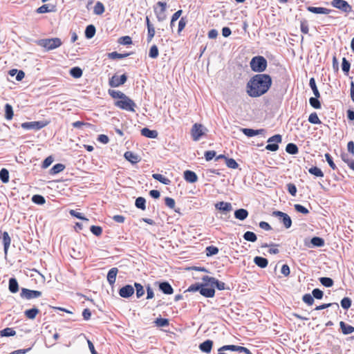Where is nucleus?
Here are the masks:
<instances>
[{"label":"nucleus","mask_w":354,"mask_h":354,"mask_svg":"<svg viewBox=\"0 0 354 354\" xmlns=\"http://www.w3.org/2000/svg\"><path fill=\"white\" fill-rule=\"evenodd\" d=\"M272 85V79L267 74H257L247 84V93L252 97H258L269 90Z\"/></svg>","instance_id":"1"},{"label":"nucleus","mask_w":354,"mask_h":354,"mask_svg":"<svg viewBox=\"0 0 354 354\" xmlns=\"http://www.w3.org/2000/svg\"><path fill=\"white\" fill-rule=\"evenodd\" d=\"M250 68L254 72L262 73L267 68V60L263 56L254 57L250 61Z\"/></svg>","instance_id":"2"},{"label":"nucleus","mask_w":354,"mask_h":354,"mask_svg":"<svg viewBox=\"0 0 354 354\" xmlns=\"http://www.w3.org/2000/svg\"><path fill=\"white\" fill-rule=\"evenodd\" d=\"M115 106L128 111L135 112L136 103L126 95L120 99L115 102Z\"/></svg>","instance_id":"3"},{"label":"nucleus","mask_w":354,"mask_h":354,"mask_svg":"<svg viewBox=\"0 0 354 354\" xmlns=\"http://www.w3.org/2000/svg\"><path fill=\"white\" fill-rule=\"evenodd\" d=\"M39 45L45 48L47 50H51L59 47L62 42L59 38L44 39L39 41Z\"/></svg>","instance_id":"4"},{"label":"nucleus","mask_w":354,"mask_h":354,"mask_svg":"<svg viewBox=\"0 0 354 354\" xmlns=\"http://www.w3.org/2000/svg\"><path fill=\"white\" fill-rule=\"evenodd\" d=\"M167 3L162 1L157 2L154 7V12L158 21H163L167 19Z\"/></svg>","instance_id":"5"},{"label":"nucleus","mask_w":354,"mask_h":354,"mask_svg":"<svg viewBox=\"0 0 354 354\" xmlns=\"http://www.w3.org/2000/svg\"><path fill=\"white\" fill-rule=\"evenodd\" d=\"M207 129L201 124L195 123L191 129V136L194 141H198L205 134Z\"/></svg>","instance_id":"6"},{"label":"nucleus","mask_w":354,"mask_h":354,"mask_svg":"<svg viewBox=\"0 0 354 354\" xmlns=\"http://www.w3.org/2000/svg\"><path fill=\"white\" fill-rule=\"evenodd\" d=\"M281 136L276 134L268 138V144L266 146V149L271 151H276L279 149V143L281 142Z\"/></svg>","instance_id":"7"},{"label":"nucleus","mask_w":354,"mask_h":354,"mask_svg":"<svg viewBox=\"0 0 354 354\" xmlns=\"http://www.w3.org/2000/svg\"><path fill=\"white\" fill-rule=\"evenodd\" d=\"M331 6L343 12L349 13L352 11V6L344 0H332Z\"/></svg>","instance_id":"8"},{"label":"nucleus","mask_w":354,"mask_h":354,"mask_svg":"<svg viewBox=\"0 0 354 354\" xmlns=\"http://www.w3.org/2000/svg\"><path fill=\"white\" fill-rule=\"evenodd\" d=\"M50 123L49 121H35L27 122L21 124V127L24 129H41Z\"/></svg>","instance_id":"9"},{"label":"nucleus","mask_w":354,"mask_h":354,"mask_svg":"<svg viewBox=\"0 0 354 354\" xmlns=\"http://www.w3.org/2000/svg\"><path fill=\"white\" fill-rule=\"evenodd\" d=\"M42 295V292L39 290H32L28 288H22L20 297L28 300L38 298Z\"/></svg>","instance_id":"10"},{"label":"nucleus","mask_w":354,"mask_h":354,"mask_svg":"<svg viewBox=\"0 0 354 354\" xmlns=\"http://www.w3.org/2000/svg\"><path fill=\"white\" fill-rule=\"evenodd\" d=\"M272 215L278 217L283 223L286 228H290L292 225V220L290 217L286 213L281 211H274Z\"/></svg>","instance_id":"11"},{"label":"nucleus","mask_w":354,"mask_h":354,"mask_svg":"<svg viewBox=\"0 0 354 354\" xmlns=\"http://www.w3.org/2000/svg\"><path fill=\"white\" fill-rule=\"evenodd\" d=\"M127 77L125 74L120 76L114 75L109 80V84L111 87H118L124 84L127 81Z\"/></svg>","instance_id":"12"},{"label":"nucleus","mask_w":354,"mask_h":354,"mask_svg":"<svg viewBox=\"0 0 354 354\" xmlns=\"http://www.w3.org/2000/svg\"><path fill=\"white\" fill-rule=\"evenodd\" d=\"M202 279L203 281L206 283H209L212 285H215L216 288L220 290H224L225 288V284L224 282L219 281L218 280L214 277H211L206 275L204 276Z\"/></svg>","instance_id":"13"},{"label":"nucleus","mask_w":354,"mask_h":354,"mask_svg":"<svg viewBox=\"0 0 354 354\" xmlns=\"http://www.w3.org/2000/svg\"><path fill=\"white\" fill-rule=\"evenodd\" d=\"M134 293V289L131 285H126L119 290V295L123 298H128Z\"/></svg>","instance_id":"14"},{"label":"nucleus","mask_w":354,"mask_h":354,"mask_svg":"<svg viewBox=\"0 0 354 354\" xmlns=\"http://www.w3.org/2000/svg\"><path fill=\"white\" fill-rule=\"evenodd\" d=\"M307 10L315 14H324L328 15L331 12V10L323 7H307Z\"/></svg>","instance_id":"15"},{"label":"nucleus","mask_w":354,"mask_h":354,"mask_svg":"<svg viewBox=\"0 0 354 354\" xmlns=\"http://www.w3.org/2000/svg\"><path fill=\"white\" fill-rule=\"evenodd\" d=\"M118 272V269L117 268H112L107 274V281L111 286H113L116 280V276Z\"/></svg>","instance_id":"16"},{"label":"nucleus","mask_w":354,"mask_h":354,"mask_svg":"<svg viewBox=\"0 0 354 354\" xmlns=\"http://www.w3.org/2000/svg\"><path fill=\"white\" fill-rule=\"evenodd\" d=\"M200 293L205 297H213L215 294V290L212 288H207L206 285L201 284Z\"/></svg>","instance_id":"17"},{"label":"nucleus","mask_w":354,"mask_h":354,"mask_svg":"<svg viewBox=\"0 0 354 354\" xmlns=\"http://www.w3.org/2000/svg\"><path fill=\"white\" fill-rule=\"evenodd\" d=\"M124 156L128 161L133 164H136L140 160L138 155L130 151H126Z\"/></svg>","instance_id":"18"},{"label":"nucleus","mask_w":354,"mask_h":354,"mask_svg":"<svg viewBox=\"0 0 354 354\" xmlns=\"http://www.w3.org/2000/svg\"><path fill=\"white\" fill-rule=\"evenodd\" d=\"M159 288L163 293L166 295H171L174 292L173 288L167 281L160 283Z\"/></svg>","instance_id":"19"},{"label":"nucleus","mask_w":354,"mask_h":354,"mask_svg":"<svg viewBox=\"0 0 354 354\" xmlns=\"http://www.w3.org/2000/svg\"><path fill=\"white\" fill-rule=\"evenodd\" d=\"M339 326L342 330V333L344 335H349L354 332V327L346 324L344 322L341 321L339 322Z\"/></svg>","instance_id":"20"},{"label":"nucleus","mask_w":354,"mask_h":354,"mask_svg":"<svg viewBox=\"0 0 354 354\" xmlns=\"http://www.w3.org/2000/svg\"><path fill=\"white\" fill-rule=\"evenodd\" d=\"M184 178L186 181L192 183L196 182L198 180L196 173L190 170L184 172Z\"/></svg>","instance_id":"21"},{"label":"nucleus","mask_w":354,"mask_h":354,"mask_svg":"<svg viewBox=\"0 0 354 354\" xmlns=\"http://www.w3.org/2000/svg\"><path fill=\"white\" fill-rule=\"evenodd\" d=\"M213 346V342L207 339L199 345V348L204 353H209L211 352Z\"/></svg>","instance_id":"22"},{"label":"nucleus","mask_w":354,"mask_h":354,"mask_svg":"<svg viewBox=\"0 0 354 354\" xmlns=\"http://www.w3.org/2000/svg\"><path fill=\"white\" fill-rule=\"evenodd\" d=\"M39 310L37 308H32L30 309L26 310L24 311L25 317L28 319H34L37 315L39 313Z\"/></svg>","instance_id":"23"},{"label":"nucleus","mask_w":354,"mask_h":354,"mask_svg":"<svg viewBox=\"0 0 354 354\" xmlns=\"http://www.w3.org/2000/svg\"><path fill=\"white\" fill-rule=\"evenodd\" d=\"M243 133L248 136V137H252L259 134H262L265 132V129H261L257 130H254L252 129H243Z\"/></svg>","instance_id":"24"},{"label":"nucleus","mask_w":354,"mask_h":354,"mask_svg":"<svg viewBox=\"0 0 354 354\" xmlns=\"http://www.w3.org/2000/svg\"><path fill=\"white\" fill-rule=\"evenodd\" d=\"M8 289L12 293H16L19 291V284L15 278L9 279Z\"/></svg>","instance_id":"25"},{"label":"nucleus","mask_w":354,"mask_h":354,"mask_svg":"<svg viewBox=\"0 0 354 354\" xmlns=\"http://www.w3.org/2000/svg\"><path fill=\"white\" fill-rule=\"evenodd\" d=\"M141 135L149 138H156L158 136V133L155 130H150L145 127L141 130Z\"/></svg>","instance_id":"26"},{"label":"nucleus","mask_w":354,"mask_h":354,"mask_svg":"<svg viewBox=\"0 0 354 354\" xmlns=\"http://www.w3.org/2000/svg\"><path fill=\"white\" fill-rule=\"evenodd\" d=\"M248 216V212L245 209H239L234 212V216L236 218L243 221Z\"/></svg>","instance_id":"27"},{"label":"nucleus","mask_w":354,"mask_h":354,"mask_svg":"<svg viewBox=\"0 0 354 354\" xmlns=\"http://www.w3.org/2000/svg\"><path fill=\"white\" fill-rule=\"evenodd\" d=\"M216 207L218 209L223 211V212H230L232 209L231 204L230 203H226V202H223V201L216 203Z\"/></svg>","instance_id":"28"},{"label":"nucleus","mask_w":354,"mask_h":354,"mask_svg":"<svg viewBox=\"0 0 354 354\" xmlns=\"http://www.w3.org/2000/svg\"><path fill=\"white\" fill-rule=\"evenodd\" d=\"M254 262L256 265L261 268H264L267 267L268 264V261L267 259L261 257H256L254 259Z\"/></svg>","instance_id":"29"},{"label":"nucleus","mask_w":354,"mask_h":354,"mask_svg":"<svg viewBox=\"0 0 354 354\" xmlns=\"http://www.w3.org/2000/svg\"><path fill=\"white\" fill-rule=\"evenodd\" d=\"M152 177L155 180H158L159 182H160L161 183H162L164 185H168L171 183V180L169 178L163 176L162 174H152Z\"/></svg>","instance_id":"30"},{"label":"nucleus","mask_w":354,"mask_h":354,"mask_svg":"<svg viewBox=\"0 0 354 354\" xmlns=\"http://www.w3.org/2000/svg\"><path fill=\"white\" fill-rule=\"evenodd\" d=\"M3 247H4V251L5 253H7V251L8 250V248L11 243L10 237L7 232H4L3 233Z\"/></svg>","instance_id":"31"},{"label":"nucleus","mask_w":354,"mask_h":354,"mask_svg":"<svg viewBox=\"0 0 354 354\" xmlns=\"http://www.w3.org/2000/svg\"><path fill=\"white\" fill-rule=\"evenodd\" d=\"M14 115V112L12 107L10 104H6L5 105V118L8 120H10L12 119Z\"/></svg>","instance_id":"32"},{"label":"nucleus","mask_w":354,"mask_h":354,"mask_svg":"<svg viewBox=\"0 0 354 354\" xmlns=\"http://www.w3.org/2000/svg\"><path fill=\"white\" fill-rule=\"evenodd\" d=\"M104 4L100 1H97L94 6L93 12L97 15H100L104 12Z\"/></svg>","instance_id":"33"},{"label":"nucleus","mask_w":354,"mask_h":354,"mask_svg":"<svg viewBox=\"0 0 354 354\" xmlns=\"http://www.w3.org/2000/svg\"><path fill=\"white\" fill-rule=\"evenodd\" d=\"M286 151L287 153L295 155L299 151L297 146L294 143H289L286 147Z\"/></svg>","instance_id":"34"},{"label":"nucleus","mask_w":354,"mask_h":354,"mask_svg":"<svg viewBox=\"0 0 354 354\" xmlns=\"http://www.w3.org/2000/svg\"><path fill=\"white\" fill-rule=\"evenodd\" d=\"M135 205L137 208H139L142 210H145L146 209V200L143 197H138L136 198L135 202Z\"/></svg>","instance_id":"35"},{"label":"nucleus","mask_w":354,"mask_h":354,"mask_svg":"<svg viewBox=\"0 0 354 354\" xmlns=\"http://www.w3.org/2000/svg\"><path fill=\"white\" fill-rule=\"evenodd\" d=\"M95 34V28L93 25H88L85 30V36L88 39L93 37Z\"/></svg>","instance_id":"36"},{"label":"nucleus","mask_w":354,"mask_h":354,"mask_svg":"<svg viewBox=\"0 0 354 354\" xmlns=\"http://www.w3.org/2000/svg\"><path fill=\"white\" fill-rule=\"evenodd\" d=\"M243 239L245 241L255 242L257 239V235L253 232L247 231L243 234Z\"/></svg>","instance_id":"37"},{"label":"nucleus","mask_w":354,"mask_h":354,"mask_svg":"<svg viewBox=\"0 0 354 354\" xmlns=\"http://www.w3.org/2000/svg\"><path fill=\"white\" fill-rule=\"evenodd\" d=\"M15 334L16 331L12 328H6L0 331L1 337H10L15 335Z\"/></svg>","instance_id":"38"},{"label":"nucleus","mask_w":354,"mask_h":354,"mask_svg":"<svg viewBox=\"0 0 354 354\" xmlns=\"http://www.w3.org/2000/svg\"><path fill=\"white\" fill-rule=\"evenodd\" d=\"M309 85L313 90V94L316 97H320V93L316 85L315 80L313 77L310 79Z\"/></svg>","instance_id":"39"},{"label":"nucleus","mask_w":354,"mask_h":354,"mask_svg":"<svg viewBox=\"0 0 354 354\" xmlns=\"http://www.w3.org/2000/svg\"><path fill=\"white\" fill-rule=\"evenodd\" d=\"M70 74L74 78H80L82 75V70L80 67L75 66L70 70Z\"/></svg>","instance_id":"40"},{"label":"nucleus","mask_w":354,"mask_h":354,"mask_svg":"<svg viewBox=\"0 0 354 354\" xmlns=\"http://www.w3.org/2000/svg\"><path fill=\"white\" fill-rule=\"evenodd\" d=\"M159 51L156 45H152L149 51V56L152 59H156L158 57Z\"/></svg>","instance_id":"41"},{"label":"nucleus","mask_w":354,"mask_h":354,"mask_svg":"<svg viewBox=\"0 0 354 354\" xmlns=\"http://www.w3.org/2000/svg\"><path fill=\"white\" fill-rule=\"evenodd\" d=\"M65 169V166L63 164L58 163L55 165L51 169H50V174H56L61 171H62Z\"/></svg>","instance_id":"42"},{"label":"nucleus","mask_w":354,"mask_h":354,"mask_svg":"<svg viewBox=\"0 0 354 354\" xmlns=\"http://www.w3.org/2000/svg\"><path fill=\"white\" fill-rule=\"evenodd\" d=\"M0 179L4 183H7L9 181V172L6 169L3 168L0 171Z\"/></svg>","instance_id":"43"},{"label":"nucleus","mask_w":354,"mask_h":354,"mask_svg":"<svg viewBox=\"0 0 354 354\" xmlns=\"http://www.w3.org/2000/svg\"><path fill=\"white\" fill-rule=\"evenodd\" d=\"M320 283L325 287L330 288L333 286V280L329 277H321L319 279Z\"/></svg>","instance_id":"44"},{"label":"nucleus","mask_w":354,"mask_h":354,"mask_svg":"<svg viewBox=\"0 0 354 354\" xmlns=\"http://www.w3.org/2000/svg\"><path fill=\"white\" fill-rule=\"evenodd\" d=\"M308 121L311 124H319L322 123L317 113L314 112L310 114L308 117Z\"/></svg>","instance_id":"45"},{"label":"nucleus","mask_w":354,"mask_h":354,"mask_svg":"<svg viewBox=\"0 0 354 354\" xmlns=\"http://www.w3.org/2000/svg\"><path fill=\"white\" fill-rule=\"evenodd\" d=\"M109 94L113 98V99H118L120 100L124 96V93L120 91H115V90H109Z\"/></svg>","instance_id":"46"},{"label":"nucleus","mask_w":354,"mask_h":354,"mask_svg":"<svg viewBox=\"0 0 354 354\" xmlns=\"http://www.w3.org/2000/svg\"><path fill=\"white\" fill-rule=\"evenodd\" d=\"M308 171L312 175H314L317 177H323L324 173L323 171L317 167H313L308 169Z\"/></svg>","instance_id":"47"},{"label":"nucleus","mask_w":354,"mask_h":354,"mask_svg":"<svg viewBox=\"0 0 354 354\" xmlns=\"http://www.w3.org/2000/svg\"><path fill=\"white\" fill-rule=\"evenodd\" d=\"M241 346H236V345H225L221 347L218 349V351H238L239 352V348Z\"/></svg>","instance_id":"48"},{"label":"nucleus","mask_w":354,"mask_h":354,"mask_svg":"<svg viewBox=\"0 0 354 354\" xmlns=\"http://www.w3.org/2000/svg\"><path fill=\"white\" fill-rule=\"evenodd\" d=\"M351 67L350 62L345 58L343 57L342 63V68L345 75H348Z\"/></svg>","instance_id":"49"},{"label":"nucleus","mask_w":354,"mask_h":354,"mask_svg":"<svg viewBox=\"0 0 354 354\" xmlns=\"http://www.w3.org/2000/svg\"><path fill=\"white\" fill-rule=\"evenodd\" d=\"M134 286L136 290V296L138 298L142 297L145 295V290L143 286L138 283H135Z\"/></svg>","instance_id":"50"},{"label":"nucleus","mask_w":354,"mask_h":354,"mask_svg":"<svg viewBox=\"0 0 354 354\" xmlns=\"http://www.w3.org/2000/svg\"><path fill=\"white\" fill-rule=\"evenodd\" d=\"M128 55H129L128 53L121 54V53H118L116 51L112 52V53H110L108 54L109 58L112 59H122V58L127 57Z\"/></svg>","instance_id":"51"},{"label":"nucleus","mask_w":354,"mask_h":354,"mask_svg":"<svg viewBox=\"0 0 354 354\" xmlns=\"http://www.w3.org/2000/svg\"><path fill=\"white\" fill-rule=\"evenodd\" d=\"M218 248L216 246L211 245L206 248V255L207 257L218 254Z\"/></svg>","instance_id":"52"},{"label":"nucleus","mask_w":354,"mask_h":354,"mask_svg":"<svg viewBox=\"0 0 354 354\" xmlns=\"http://www.w3.org/2000/svg\"><path fill=\"white\" fill-rule=\"evenodd\" d=\"M155 33H156V30H155V28L153 26H151V27H148L147 28V41L148 43H150L154 35H155Z\"/></svg>","instance_id":"53"},{"label":"nucleus","mask_w":354,"mask_h":354,"mask_svg":"<svg viewBox=\"0 0 354 354\" xmlns=\"http://www.w3.org/2000/svg\"><path fill=\"white\" fill-rule=\"evenodd\" d=\"M32 201L38 205H43L46 202L44 197L38 194L34 195L32 197Z\"/></svg>","instance_id":"54"},{"label":"nucleus","mask_w":354,"mask_h":354,"mask_svg":"<svg viewBox=\"0 0 354 354\" xmlns=\"http://www.w3.org/2000/svg\"><path fill=\"white\" fill-rule=\"evenodd\" d=\"M225 164L227 167L230 169H236L239 167V164L233 158H227L225 160Z\"/></svg>","instance_id":"55"},{"label":"nucleus","mask_w":354,"mask_h":354,"mask_svg":"<svg viewBox=\"0 0 354 354\" xmlns=\"http://www.w3.org/2000/svg\"><path fill=\"white\" fill-rule=\"evenodd\" d=\"M311 243L315 246L322 247L324 245V241L320 237L315 236L311 239Z\"/></svg>","instance_id":"56"},{"label":"nucleus","mask_w":354,"mask_h":354,"mask_svg":"<svg viewBox=\"0 0 354 354\" xmlns=\"http://www.w3.org/2000/svg\"><path fill=\"white\" fill-rule=\"evenodd\" d=\"M352 301L349 297H344L341 301L342 307L347 310L351 306Z\"/></svg>","instance_id":"57"},{"label":"nucleus","mask_w":354,"mask_h":354,"mask_svg":"<svg viewBox=\"0 0 354 354\" xmlns=\"http://www.w3.org/2000/svg\"><path fill=\"white\" fill-rule=\"evenodd\" d=\"M118 42L122 45H130L132 44V39L129 36H123L119 38Z\"/></svg>","instance_id":"58"},{"label":"nucleus","mask_w":354,"mask_h":354,"mask_svg":"<svg viewBox=\"0 0 354 354\" xmlns=\"http://www.w3.org/2000/svg\"><path fill=\"white\" fill-rule=\"evenodd\" d=\"M155 324L158 326L163 327L169 326V320L165 318H157L155 321Z\"/></svg>","instance_id":"59"},{"label":"nucleus","mask_w":354,"mask_h":354,"mask_svg":"<svg viewBox=\"0 0 354 354\" xmlns=\"http://www.w3.org/2000/svg\"><path fill=\"white\" fill-rule=\"evenodd\" d=\"M319 97H310L309 100L310 104L315 109H320L321 108V103L318 100Z\"/></svg>","instance_id":"60"},{"label":"nucleus","mask_w":354,"mask_h":354,"mask_svg":"<svg viewBox=\"0 0 354 354\" xmlns=\"http://www.w3.org/2000/svg\"><path fill=\"white\" fill-rule=\"evenodd\" d=\"M187 20L185 17H181L178 22V33L180 34L185 28Z\"/></svg>","instance_id":"61"},{"label":"nucleus","mask_w":354,"mask_h":354,"mask_svg":"<svg viewBox=\"0 0 354 354\" xmlns=\"http://www.w3.org/2000/svg\"><path fill=\"white\" fill-rule=\"evenodd\" d=\"M302 299L306 304L311 306L314 304V297L310 294H305Z\"/></svg>","instance_id":"62"},{"label":"nucleus","mask_w":354,"mask_h":354,"mask_svg":"<svg viewBox=\"0 0 354 354\" xmlns=\"http://www.w3.org/2000/svg\"><path fill=\"white\" fill-rule=\"evenodd\" d=\"M294 207L297 212L303 214H308L309 213L308 209L300 204H295Z\"/></svg>","instance_id":"63"},{"label":"nucleus","mask_w":354,"mask_h":354,"mask_svg":"<svg viewBox=\"0 0 354 354\" xmlns=\"http://www.w3.org/2000/svg\"><path fill=\"white\" fill-rule=\"evenodd\" d=\"M90 230L93 234L97 236H100L102 233V229L100 226L92 225Z\"/></svg>","instance_id":"64"}]
</instances>
